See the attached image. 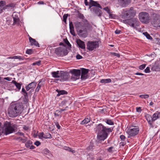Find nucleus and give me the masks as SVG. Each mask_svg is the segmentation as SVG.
I'll return each instance as SVG.
<instances>
[{
    "instance_id": "64",
    "label": "nucleus",
    "mask_w": 160,
    "mask_h": 160,
    "mask_svg": "<svg viewBox=\"0 0 160 160\" xmlns=\"http://www.w3.org/2000/svg\"><path fill=\"white\" fill-rule=\"evenodd\" d=\"M23 95L24 96L25 98H26L27 97H28V93L26 92L23 94Z\"/></svg>"
},
{
    "instance_id": "26",
    "label": "nucleus",
    "mask_w": 160,
    "mask_h": 160,
    "mask_svg": "<svg viewBox=\"0 0 160 160\" xmlns=\"http://www.w3.org/2000/svg\"><path fill=\"white\" fill-rule=\"evenodd\" d=\"M60 72L59 71L52 72V76L54 78H58L60 77Z\"/></svg>"
},
{
    "instance_id": "48",
    "label": "nucleus",
    "mask_w": 160,
    "mask_h": 160,
    "mask_svg": "<svg viewBox=\"0 0 160 160\" xmlns=\"http://www.w3.org/2000/svg\"><path fill=\"white\" fill-rule=\"evenodd\" d=\"M146 66V64H143L139 66V69L140 70H142L145 68Z\"/></svg>"
},
{
    "instance_id": "13",
    "label": "nucleus",
    "mask_w": 160,
    "mask_h": 160,
    "mask_svg": "<svg viewBox=\"0 0 160 160\" xmlns=\"http://www.w3.org/2000/svg\"><path fill=\"white\" fill-rule=\"evenodd\" d=\"M90 10L92 13L96 14L99 17H101L102 14V11L98 8H91Z\"/></svg>"
},
{
    "instance_id": "53",
    "label": "nucleus",
    "mask_w": 160,
    "mask_h": 160,
    "mask_svg": "<svg viewBox=\"0 0 160 160\" xmlns=\"http://www.w3.org/2000/svg\"><path fill=\"white\" fill-rule=\"evenodd\" d=\"M55 125H56L58 129H60V126L59 125V123L58 122H56L55 123Z\"/></svg>"
},
{
    "instance_id": "1",
    "label": "nucleus",
    "mask_w": 160,
    "mask_h": 160,
    "mask_svg": "<svg viewBox=\"0 0 160 160\" xmlns=\"http://www.w3.org/2000/svg\"><path fill=\"white\" fill-rule=\"evenodd\" d=\"M23 108L22 103L11 104L8 109V114L10 117H16L22 113Z\"/></svg>"
},
{
    "instance_id": "4",
    "label": "nucleus",
    "mask_w": 160,
    "mask_h": 160,
    "mask_svg": "<svg viewBox=\"0 0 160 160\" xmlns=\"http://www.w3.org/2000/svg\"><path fill=\"white\" fill-rule=\"evenodd\" d=\"M17 129L16 125L10 122L6 121L4 124L3 131L6 135L12 133Z\"/></svg>"
},
{
    "instance_id": "8",
    "label": "nucleus",
    "mask_w": 160,
    "mask_h": 160,
    "mask_svg": "<svg viewBox=\"0 0 160 160\" xmlns=\"http://www.w3.org/2000/svg\"><path fill=\"white\" fill-rule=\"evenodd\" d=\"M87 48L89 51H92L99 47V43L98 41H88L87 44Z\"/></svg>"
},
{
    "instance_id": "56",
    "label": "nucleus",
    "mask_w": 160,
    "mask_h": 160,
    "mask_svg": "<svg viewBox=\"0 0 160 160\" xmlns=\"http://www.w3.org/2000/svg\"><path fill=\"white\" fill-rule=\"evenodd\" d=\"M136 111L138 112H141V109L140 107H137L136 108Z\"/></svg>"
},
{
    "instance_id": "47",
    "label": "nucleus",
    "mask_w": 160,
    "mask_h": 160,
    "mask_svg": "<svg viewBox=\"0 0 160 160\" xmlns=\"http://www.w3.org/2000/svg\"><path fill=\"white\" fill-rule=\"evenodd\" d=\"M103 9L105 10V11H106L108 13H109L110 12V10L109 9V8L108 7H106V8H103Z\"/></svg>"
},
{
    "instance_id": "39",
    "label": "nucleus",
    "mask_w": 160,
    "mask_h": 160,
    "mask_svg": "<svg viewBox=\"0 0 160 160\" xmlns=\"http://www.w3.org/2000/svg\"><path fill=\"white\" fill-rule=\"evenodd\" d=\"M139 97L142 98L146 99L149 98V95L148 94L141 95L139 96Z\"/></svg>"
},
{
    "instance_id": "54",
    "label": "nucleus",
    "mask_w": 160,
    "mask_h": 160,
    "mask_svg": "<svg viewBox=\"0 0 160 160\" xmlns=\"http://www.w3.org/2000/svg\"><path fill=\"white\" fill-rule=\"evenodd\" d=\"M40 144L41 143L38 141H37L34 143L35 145L37 146H39Z\"/></svg>"
},
{
    "instance_id": "28",
    "label": "nucleus",
    "mask_w": 160,
    "mask_h": 160,
    "mask_svg": "<svg viewBox=\"0 0 160 160\" xmlns=\"http://www.w3.org/2000/svg\"><path fill=\"white\" fill-rule=\"evenodd\" d=\"M111 82V80L110 79H103L100 81V82L103 83H108Z\"/></svg>"
},
{
    "instance_id": "49",
    "label": "nucleus",
    "mask_w": 160,
    "mask_h": 160,
    "mask_svg": "<svg viewBox=\"0 0 160 160\" xmlns=\"http://www.w3.org/2000/svg\"><path fill=\"white\" fill-rule=\"evenodd\" d=\"M144 72L145 73H147L150 72V68L147 67L145 70Z\"/></svg>"
},
{
    "instance_id": "34",
    "label": "nucleus",
    "mask_w": 160,
    "mask_h": 160,
    "mask_svg": "<svg viewBox=\"0 0 160 160\" xmlns=\"http://www.w3.org/2000/svg\"><path fill=\"white\" fill-rule=\"evenodd\" d=\"M143 34L148 39H152V37L147 32H143Z\"/></svg>"
},
{
    "instance_id": "18",
    "label": "nucleus",
    "mask_w": 160,
    "mask_h": 160,
    "mask_svg": "<svg viewBox=\"0 0 160 160\" xmlns=\"http://www.w3.org/2000/svg\"><path fill=\"white\" fill-rule=\"evenodd\" d=\"M70 72L76 76H79L81 73V71L79 69H72L71 70Z\"/></svg>"
},
{
    "instance_id": "52",
    "label": "nucleus",
    "mask_w": 160,
    "mask_h": 160,
    "mask_svg": "<svg viewBox=\"0 0 160 160\" xmlns=\"http://www.w3.org/2000/svg\"><path fill=\"white\" fill-rule=\"evenodd\" d=\"M76 57L77 59H82V57L81 55H79V54H78L76 56Z\"/></svg>"
},
{
    "instance_id": "42",
    "label": "nucleus",
    "mask_w": 160,
    "mask_h": 160,
    "mask_svg": "<svg viewBox=\"0 0 160 160\" xmlns=\"http://www.w3.org/2000/svg\"><path fill=\"white\" fill-rule=\"evenodd\" d=\"M64 41L66 43V44L68 45V47H71V45L67 39H65L64 40Z\"/></svg>"
},
{
    "instance_id": "46",
    "label": "nucleus",
    "mask_w": 160,
    "mask_h": 160,
    "mask_svg": "<svg viewBox=\"0 0 160 160\" xmlns=\"http://www.w3.org/2000/svg\"><path fill=\"white\" fill-rule=\"evenodd\" d=\"M15 59H18L19 60H24V58L20 56H15Z\"/></svg>"
},
{
    "instance_id": "29",
    "label": "nucleus",
    "mask_w": 160,
    "mask_h": 160,
    "mask_svg": "<svg viewBox=\"0 0 160 160\" xmlns=\"http://www.w3.org/2000/svg\"><path fill=\"white\" fill-rule=\"evenodd\" d=\"M12 82L17 88L19 90L21 89V84L15 81H13Z\"/></svg>"
},
{
    "instance_id": "41",
    "label": "nucleus",
    "mask_w": 160,
    "mask_h": 160,
    "mask_svg": "<svg viewBox=\"0 0 160 160\" xmlns=\"http://www.w3.org/2000/svg\"><path fill=\"white\" fill-rule=\"evenodd\" d=\"M49 152V151L47 149H44L42 152L43 153L45 154H48Z\"/></svg>"
},
{
    "instance_id": "15",
    "label": "nucleus",
    "mask_w": 160,
    "mask_h": 160,
    "mask_svg": "<svg viewBox=\"0 0 160 160\" xmlns=\"http://www.w3.org/2000/svg\"><path fill=\"white\" fill-rule=\"evenodd\" d=\"M145 117L150 127L152 128H154L155 126L154 125V121L152 120V117L151 115L149 114H146Z\"/></svg>"
},
{
    "instance_id": "17",
    "label": "nucleus",
    "mask_w": 160,
    "mask_h": 160,
    "mask_svg": "<svg viewBox=\"0 0 160 160\" xmlns=\"http://www.w3.org/2000/svg\"><path fill=\"white\" fill-rule=\"evenodd\" d=\"M89 3V8H91V7L92 6L101 9L102 8L101 5L98 3L97 2L94 1L92 0H90Z\"/></svg>"
},
{
    "instance_id": "7",
    "label": "nucleus",
    "mask_w": 160,
    "mask_h": 160,
    "mask_svg": "<svg viewBox=\"0 0 160 160\" xmlns=\"http://www.w3.org/2000/svg\"><path fill=\"white\" fill-rule=\"evenodd\" d=\"M136 14V12L133 9V8L131 7L128 10L125 11L121 15L122 19H126L131 17H134Z\"/></svg>"
},
{
    "instance_id": "25",
    "label": "nucleus",
    "mask_w": 160,
    "mask_h": 160,
    "mask_svg": "<svg viewBox=\"0 0 160 160\" xmlns=\"http://www.w3.org/2000/svg\"><path fill=\"white\" fill-rule=\"evenodd\" d=\"M56 91L58 92V94L57 95V97H58L61 95L68 94L67 92L64 90H59L57 89Z\"/></svg>"
},
{
    "instance_id": "45",
    "label": "nucleus",
    "mask_w": 160,
    "mask_h": 160,
    "mask_svg": "<svg viewBox=\"0 0 160 160\" xmlns=\"http://www.w3.org/2000/svg\"><path fill=\"white\" fill-rule=\"evenodd\" d=\"M153 70H155V71H159V68L157 66H154L152 68V69Z\"/></svg>"
},
{
    "instance_id": "21",
    "label": "nucleus",
    "mask_w": 160,
    "mask_h": 160,
    "mask_svg": "<svg viewBox=\"0 0 160 160\" xmlns=\"http://www.w3.org/2000/svg\"><path fill=\"white\" fill-rule=\"evenodd\" d=\"M69 28L71 34L73 36H75V33L74 29V27L72 22H69Z\"/></svg>"
},
{
    "instance_id": "11",
    "label": "nucleus",
    "mask_w": 160,
    "mask_h": 160,
    "mask_svg": "<svg viewBox=\"0 0 160 160\" xmlns=\"http://www.w3.org/2000/svg\"><path fill=\"white\" fill-rule=\"evenodd\" d=\"M59 74L60 80L62 81L67 80L69 77V73L67 72L61 71Z\"/></svg>"
},
{
    "instance_id": "16",
    "label": "nucleus",
    "mask_w": 160,
    "mask_h": 160,
    "mask_svg": "<svg viewBox=\"0 0 160 160\" xmlns=\"http://www.w3.org/2000/svg\"><path fill=\"white\" fill-rule=\"evenodd\" d=\"M81 71V79L82 80H85L87 79L88 77L87 74L89 70L84 68H82Z\"/></svg>"
},
{
    "instance_id": "44",
    "label": "nucleus",
    "mask_w": 160,
    "mask_h": 160,
    "mask_svg": "<svg viewBox=\"0 0 160 160\" xmlns=\"http://www.w3.org/2000/svg\"><path fill=\"white\" fill-rule=\"evenodd\" d=\"M41 63V61H39L37 62H36L34 63H32V65H37L38 66H39L40 65Z\"/></svg>"
},
{
    "instance_id": "37",
    "label": "nucleus",
    "mask_w": 160,
    "mask_h": 160,
    "mask_svg": "<svg viewBox=\"0 0 160 160\" xmlns=\"http://www.w3.org/2000/svg\"><path fill=\"white\" fill-rule=\"evenodd\" d=\"M68 15V14H64L63 16V21L66 23V20Z\"/></svg>"
},
{
    "instance_id": "50",
    "label": "nucleus",
    "mask_w": 160,
    "mask_h": 160,
    "mask_svg": "<svg viewBox=\"0 0 160 160\" xmlns=\"http://www.w3.org/2000/svg\"><path fill=\"white\" fill-rule=\"evenodd\" d=\"M43 135H44V133L43 132H41L39 133V134L38 135V137L39 138H43Z\"/></svg>"
},
{
    "instance_id": "43",
    "label": "nucleus",
    "mask_w": 160,
    "mask_h": 160,
    "mask_svg": "<svg viewBox=\"0 0 160 160\" xmlns=\"http://www.w3.org/2000/svg\"><path fill=\"white\" fill-rule=\"evenodd\" d=\"M111 54L115 56H116L118 58L120 57V55L119 53H116L115 52H111Z\"/></svg>"
},
{
    "instance_id": "51",
    "label": "nucleus",
    "mask_w": 160,
    "mask_h": 160,
    "mask_svg": "<svg viewBox=\"0 0 160 160\" xmlns=\"http://www.w3.org/2000/svg\"><path fill=\"white\" fill-rule=\"evenodd\" d=\"M113 148V147H111L109 148L107 150L109 152H112V150Z\"/></svg>"
},
{
    "instance_id": "30",
    "label": "nucleus",
    "mask_w": 160,
    "mask_h": 160,
    "mask_svg": "<svg viewBox=\"0 0 160 160\" xmlns=\"http://www.w3.org/2000/svg\"><path fill=\"white\" fill-rule=\"evenodd\" d=\"M90 122V119L88 118H85L82 122H81V124H87L88 123Z\"/></svg>"
},
{
    "instance_id": "19",
    "label": "nucleus",
    "mask_w": 160,
    "mask_h": 160,
    "mask_svg": "<svg viewBox=\"0 0 160 160\" xmlns=\"http://www.w3.org/2000/svg\"><path fill=\"white\" fill-rule=\"evenodd\" d=\"M131 0H118L120 5L122 7H126L131 2Z\"/></svg>"
},
{
    "instance_id": "3",
    "label": "nucleus",
    "mask_w": 160,
    "mask_h": 160,
    "mask_svg": "<svg viewBox=\"0 0 160 160\" xmlns=\"http://www.w3.org/2000/svg\"><path fill=\"white\" fill-rule=\"evenodd\" d=\"M75 26L79 36L84 38L87 37L88 35L87 29L83 23L76 22H75Z\"/></svg>"
},
{
    "instance_id": "40",
    "label": "nucleus",
    "mask_w": 160,
    "mask_h": 160,
    "mask_svg": "<svg viewBox=\"0 0 160 160\" xmlns=\"http://www.w3.org/2000/svg\"><path fill=\"white\" fill-rule=\"evenodd\" d=\"M33 50L32 49H28L26 51V53L28 54H31Z\"/></svg>"
},
{
    "instance_id": "20",
    "label": "nucleus",
    "mask_w": 160,
    "mask_h": 160,
    "mask_svg": "<svg viewBox=\"0 0 160 160\" xmlns=\"http://www.w3.org/2000/svg\"><path fill=\"white\" fill-rule=\"evenodd\" d=\"M29 39L31 45H34L36 47H39V43L35 39L32 38L30 37H29Z\"/></svg>"
},
{
    "instance_id": "32",
    "label": "nucleus",
    "mask_w": 160,
    "mask_h": 160,
    "mask_svg": "<svg viewBox=\"0 0 160 160\" xmlns=\"http://www.w3.org/2000/svg\"><path fill=\"white\" fill-rule=\"evenodd\" d=\"M37 84V82H33L29 84H28V86L30 88H34L36 85Z\"/></svg>"
},
{
    "instance_id": "57",
    "label": "nucleus",
    "mask_w": 160,
    "mask_h": 160,
    "mask_svg": "<svg viewBox=\"0 0 160 160\" xmlns=\"http://www.w3.org/2000/svg\"><path fill=\"white\" fill-rule=\"evenodd\" d=\"M120 139L122 141H124L125 139V137L123 135H121L120 136Z\"/></svg>"
},
{
    "instance_id": "58",
    "label": "nucleus",
    "mask_w": 160,
    "mask_h": 160,
    "mask_svg": "<svg viewBox=\"0 0 160 160\" xmlns=\"http://www.w3.org/2000/svg\"><path fill=\"white\" fill-rule=\"evenodd\" d=\"M21 141H22V142H24L27 141V138H21V139L20 140Z\"/></svg>"
},
{
    "instance_id": "5",
    "label": "nucleus",
    "mask_w": 160,
    "mask_h": 160,
    "mask_svg": "<svg viewBox=\"0 0 160 160\" xmlns=\"http://www.w3.org/2000/svg\"><path fill=\"white\" fill-rule=\"evenodd\" d=\"M121 22L125 24L128 25L134 28H137V27L139 26L140 24V22L138 19L136 18L122 20Z\"/></svg>"
},
{
    "instance_id": "55",
    "label": "nucleus",
    "mask_w": 160,
    "mask_h": 160,
    "mask_svg": "<svg viewBox=\"0 0 160 160\" xmlns=\"http://www.w3.org/2000/svg\"><path fill=\"white\" fill-rule=\"evenodd\" d=\"M66 110V109H61L60 110H57L56 111V112H58V113H61L62 111H64Z\"/></svg>"
},
{
    "instance_id": "6",
    "label": "nucleus",
    "mask_w": 160,
    "mask_h": 160,
    "mask_svg": "<svg viewBox=\"0 0 160 160\" xmlns=\"http://www.w3.org/2000/svg\"><path fill=\"white\" fill-rule=\"evenodd\" d=\"M139 18L140 21L142 23L147 24L149 22L150 17L148 12H142L139 13Z\"/></svg>"
},
{
    "instance_id": "23",
    "label": "nucleus",
    "mask_w": 160,
    "mask_h": 160,
    "mask_svg": "<svg viewBox=\"0 0 160 160\" xmlns=\"http://www.w3.org/2000/svg\"><path fill=\"white\" fill-rule=\"evenodd\" d=\"M32 142L30 140H29V141H28L26 142V143L25 144V145H26V146L27 148H30V149H33L35 148V147H34V146L32 145Z\"/></svg>"
},
{
    "instance_id": "35",
    "label": "nucleus",
    "mask_w": 160,
    "mask_h": 160,
    "mask_svg": "<svg viewBox=\"0 0 160 160\" xmlns=\"http://www.w3.org/2000/svg\"><path fill=\"white\" fill-rule=\"evenodd\" d=\"M52 138V136L49 133H46L43 137V138Z\"/></svg>"
},
{
    "instance_id": "24",
    "label": "nucleus",
    "mask_w": 160,
    "mask_h": 160,
    "mask_svg": "<svg viewBox=\"0 0 160 160\" xmlns=\"http://www.w3.org/2000/svg\"><path fill=\"white\" fill-rule=\"evenodd\" d=\"M160 117V112H157L154 113L152 116V120L154 122L155 120Z\"/></svg>"
},
{
    "instance_id": "9",
    "label": "nucleus",
    "mask_w": 160,
    "mask_h": 160,
    "mask_svg": "<svg viewBox=\"0 0 160 160\" xmlns=\"http://www.w3.org/2000/svg\"><path fill=\"white\" fill-rule=\"evenodd\" d=\"M151 23L154 27H157L160 23V17L158 14H155L153 15Z\"/></svg>"
},
{
    "instance_id": "33",
    "label": "nucleus",
    "mask_w": 160,
    "mask_h": 160,
    "mask_svg": "<svg viewBox=\"0 0 160 160\" xmlns=\"http://www.w3.org/2000/svg\"><path fill=\"white\" fill-rule=\"evenodd\" d=\"M41 82V81H40L38 84V86L35 90V92H38L40 89V88L41 87L42 85L40 84Z\"/></svg>"
},
{
    "instance_id": "60",
    "label": "nucleus",
    "mask_w": 160,
    "mask_h": 160,
    "mask_svg": "<svg viewBox=\"0 0 160 160\" xmlns=\"http://www.w3.org/2000/svg\"><path fill=\"white\" fill-rule=\"evenodd\" d=\"M3 79V82H4V80H6L7 81H10V78L9 77L4 78Z\"/></svg>"
},
{
    "instance_id": "61",
    "label": "nucleus",
    "mask_w": 160,
    "mask_h": 160,
    "mask_svg": "<svg viewBox=\"0 0 160 160\" xmlns=\"http://www.w3.org/2000/svg\"><path fill=\"white\" fill-rule=\"evenodd\" d=\"M17 134H18L19 135H20V136H24V134L22 132H17Z\"/></svg>"
},
{
    "instance_id": "2",
    "label": "nucleus",
    "mask_w": 160,
    "mask_h": 160,
    "mask_svg": "<svg viewBox=\"0 0 160 160\" xmlns=\"http://www.w3.org/2000/svg\"><path fill=\"white\" fill-rule=\"evenodd\" d=\"M96 131L98 132V138L100 140H104L108 137V133L112 132L110 128H107L101 123L96 127Z\"/></svg>"
},
{
    "instance_id": "10",
    "label": "nucleus",
    "mask_w": 160,
    "mask_h": 160,
    "mask_svg": "<svg viewBox=\"0 0 160 160\" xmlns=\"http://www.w3.org/2000/svg\"><path fill=\"white\" fill-rule=\"evenodd\" d=\"M139 131L138 126H134L132 128L128 130V133L130 136L133 137L137 135Z\"/></svg>"
},
{
    "instance_id": "12",
    "label": "nucleus",
    "mask_w": 160,
    "mask_h": 160,
    "mask_svg": "<svg viewBox=\"0 0 160 160\" xmlns=\"http://www.w3.org/2000/svg\"><path fill=\"white\" fill-rule=\"evenodd\" d=\"M16 3L11 2L3 7V9H4V10H7L8 11L12 10L13 11H14V8H16Z\"/></svg>"
},
{
    "instance_id": "27",
    "label": "nucleus",
    "mask_w": 160,
    "mask_h": 160,
    "mask_svg": "<svg viewBox=\"0 0 160 160\" xmlns=\"http://www.w3.org/2000/svg\"><path fill=\"white\" fill-rule=\"evenodd\" d=\"M13 24L14 25L18 24L19 23V19L18 16L16 17L15 16V17H13Z\"/></svg>"
},
{
    "instance_id": "62",
    "label": "nucleus",
    "mask_w": 160,
    "mask_h": 160,
    "mask_svg": "<svg viewBox=\"0 0 160 160\" xmlns=\"http://www.w3.org/2000/svg\"><path fill=\"white\" fill-rule=\"evenodd\" d=\"M26 88L27 91H29L30 89H31V88L28 85L26 86Z\"/></svg>"
},
{
    "instance_id": "22",
    "label": "nucleus",
    "mask_w": 160,
    "mask_h": 160,
    "mask_svg": "<svg viewBox=\"0 0 160 160\" xmlns=\"http://www.w3.org/2000/svg\"><path fill=\"white\" fill-rule=\"evenodd\" d=\"M77 43L79 47L82 49H85V48L84 42L80 40H79L77 41Z\"/></svg>"
},
{
    "instance_id": "14",
    "label": "nucleus",
    "mask_w": 160,
    "mask_h": 160,
    "mask_svg": "<svg viewBox=\"0 0 160 160\" xmlns=\"http://www.w3.org/2000/svg\"><path fill=\"white\" fill-rule=\"evenodd\" d=\"M55 53L57 55L63 56V55H65V52H67L66 49H63L61 47L56 48L55 50Z\"/></svg>"
},
{
    "instance_id": "63",
    "label": "nucleus",
    "mask_w": 160,
    "mask_h": 160,
    "mask_svg": "<svg viewBox=\"0 0 160 160\" xmlns=\"http://www.w3.org/2000/svg\"><path fill=\"white\" fill-rule=\"evenodd\" d=\"M23 128L24 130H28L29 128L28 127L24 126L23 127Z\"/></svg>"
},
{
    "instance_id": "59",
    "label": "nucleus",
    "mask_w": 160,
    "mask_h": 160,
    "mask_svg": "<svg viewBox=\"0 0 160 160\" xmlns=\"http://www.w3.org/2000/svg\"><path fill=\"white\" fill-rule=\"evenodd\" d=\"M121 32L120 30H117L115 31V33L116 34H119Z\"/></svg>"
},
{
    "instance_id": "38",
    "label": "nucleus",
    "mask_w": 160,
    "mask_h": 160,
    "mask_svg": "<svg viewBox=\"0 0 160 160\" xmlns=\"http://www.w3.org/2000/svg\"><path fill=\"white\" fill-rule=\"evenodd\" d=\"M105 122L107 124L110 125H113L114 124L113 122L111 120L107 119Z\"/></svg>"
},
{
    "instance_id": "36",
    "label": "nucleus",
    "mask_w": 160,
    "mask_h": 160,
    "mask_svg": "<svg viewBox=\"0 0 160 160\" xmlns=\"http://www.w3.org/2000/svg\"><path fill=\"white\" fill-rule=\"evenodd\" d=\"M6 5V2L5 1L1 0L0 1V7H3Z\"/></svg>"
},
{
    "instance_id": "31",
    "label": "nucleus",
    "mask_w": 160,
    "mask_h": 160,
    "mask_svg": "<svg viewBox=\"0 0 160 160\" xmlns=\"http://www.w3.org/2000/svg\"><path fill=\"white\" fill-rule=\"evenodd\" d=\"M64 148L65 150L67 151H68L69 152H71L72 153H74L76 152L74 150L72 149L71 148H70L69 147H64Z\"/></svg>"
}]
</instances>
